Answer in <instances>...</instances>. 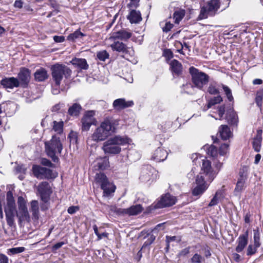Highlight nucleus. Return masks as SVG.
Listing matches in <instances>:
<instances>
[{"instance_id":"obj_1","label":"nucleus","mask_w":263,"mask_h":263,"mask_svg":"<svg viewBox=\"0 0 263 263\" xmlns=\"http://www.w3.org/2000/svg\"><path fill=\"white\" fill-rule=\"evenodd\" d=\"M118 125V120L111 118L105 119L88 138L87 141V144L92 145L93 144L92 142L97 143L104 141L111 134L116 132Z\"/></svg>"},{"instance_id":"obj_2","label":"nucleus","mask_w":263,"mask_h":263,"mask_svg":"<svg viewBox=\"0 0 263 263\" xmlns=\"http://www.w3.org/2000/svg\"><path fill=\"white\" fill-rule=\"evenodd\" d=\"M192 159L194 164H201L200 171L197 176H201L204 180L209 183L214 179L222 166L221 163H218L212 166L209 160L199 154H192Z\"/></svg>"},{"instance_id":"obj_3","label":"nucleus","mask_w":263,"mask_h":263,"mask_svg":"<svg viewBox=\"0 0 263 263\" xmlns=\"http://www.w3.org/2000/svg\"><path fill=\"white\" fill-rule=\"evenodd\" d=\"M132 140L126 136L116 135L104 142L102 149L105 154H118L121 151V146L131 144Z\"/></svg>"},{"instance_id":"obj_4","label":"nucleus","mask_w":263,"mask_h":263,"mask_svg":"<svg viewBox=\"0 0 263 263\" xmlns=\"http://www.w3.org/2000/svg\"><path fill=\"white\" fill-rule=\"evenodd\" d=\"M45 151L47 155L50 157L54 162L58 160L59 156L63 149V144L60 138L53 136L50 141L45 142Z\"/></svg>"},{"instance_id":"obj_5","label":"nucleus","mask_w":263,"mask_h":263,"mask_svg":"<svg viewBox=\"0 0 263 263\" xmlns=\"http://www.w3.org/2000/svg\"><path fill=\"white\" fill-rule=\"evenodd\" d=\"M15 200L11 191H9L6 195V201L4 204V211L6 214L8 224L12 226L14 223V217L16 212Z\"/></svg>"},{"instance_id":"obj_6","label":"nucleus","mask_w":263,"mask_h":263,"mask_svg":"<svg viewBox=\"0 0 263 263\" xmlns=\"http://www.w3.org/2000/svg\"><path fill=\"white\" fill-rule=\"evenodd\" d=\"M51 70L53 80L58 86L60 85L64 77L67 78L71 73V70L67 66L62 64H55L51 67Z\"/></svg>"},{"instance_id":"obj_7","label":"nucleus","mask_w":263,"mask_h":263,"mask_svg":"<svg viewBox=\"0 0 263 263\" xmlns=\"http://www.w3.org/2000/svg\"><path fill=\"white\" fill-rule=\"evenodd\" d=\"M17 210H16L15 216L20 223L29 222L30 217L27 207V201L22 196L17 198Z\"/></svg>"},{"instance_id":"obj_8","label":"nucleus","mask_w":263,"mask_h":263,"mask_svg":"<svg viewBox=\"0 0 263 263\" xmlns=\"http://www.w3.org/2000/svg\"><path fill=\"white\" fill-rule=\"evenodd\" d=\"M190 72L192 75V80L195 87L202 89L209 81V76L204 72L199 71L195 68L192 67L190 68Z\"/></svg>"},{"instance_id":"obj_9","label":"nucleus","mask_w":263,"mask_h":263,"mask_svg":"<svg viewBox=\"0 0 263 263\" xmlns=\"http://www.w3.org/2000/svg\"><path fill=\"white\" fill-rule=\"evenodd\" d=\"M96 181L101 185L104 194L106 196H108L115 191V185L108 181L106 176L104 174H97L96 176Z\"/></svg>"},{"instance_id":"obj_10","label":"nucleus","mask_w":263,"mask_h":263,"mask_svg":"<svg viewBox=\"0 0 263 263\" xmlns=\"http://www.w3.org/2000/svg\"><path fill=\"white\" fill-rule=\"evenodd\" d=\"M220 7L219 0H211L205 6H203L200 11V19L206 18L209 15H214Z\"/></svg>"},{"instance_id":"obj_11","label":"nucleus","mask_w":263,"mask_h":263,"mask_svg":"<svg viewBox=\"0 0 263 263\" xmlns=\"http://www.w3.org/2000/svg\"><path fill=\"white\" fill-rule=\"evenodd\" d=\"M158 177V171L151 166H147L142 170L140 179L142 182H152Z\"/></svg>"},{"instance_id":"obj_12","label":"nucleus","mask_w":263,"mask_h":263,"mask_svg":"<svg viewBox=\"0 0 263 263\" xmlns=\"http://www.w3.org/2000/svg\"><path fill=\"white\" fill-rule=\"evenodd\" d=\"M95 112L90 110L85 112L81 119L82 129L83 131H88L92 125H96L97 120L94 116Z\"/></svg>"},{"instance_id":"obj_13","label":"nucleus","mask_w":263,"mask_h":263,"mask_svg":"<svg viewBox=\"0 0 263 263\" xmlns=\"http://www.w3.org/2000/svg\"><path fill=\"white\" fill-rule=\"evenodd\" d=\"M196 186L193 189L192 194L194 196L202 195L208 188L209 184L201 176H197L195 180Z\"/></svg>"},{"instance_id":"obj_14","label":"nucleus","mask_w":263,"mask_h":263,"mask_svg":"<svg viewBox=\"0 0 263 263\" xmlns=\"http://www.w3.org/2000/svg\"><path fill=\"white\" fill-rule=\"evenodd\" d=\"M32 170L34 175L38 178H51L55 177V175H52L51 170L39 165H34Z\"/></svg>"},{"instance_id":"obj_15","label":"nucleus","mask_w":263,"mask_h":263,"mask_svg":"<svg viewBox=\"0 0 263 263\" xmlns=\"http://www.w3.org/2000/svg\"><path fill=\"white\" fill-rule=\"evenodd\" d=\"M248 168L246 167H243L239 172V177L236 183L234 193L238 195L244 189L245 181L247 176Z\"/></svg>"},{"instance_id":"obj_16","label":"nucleus","mask_w":263,"mask_h":263,"mask_svg":"<svg viewBox=\"0 0 263 263\" xmlns=\"http://www.w3.org/2000/svg\"><path fill=\"white\" fill-rule=\"evenodd\" d=\"M254 243L250 244L246 250V254L248 256H251L256 253L257 249L260 246V235L258 230H254Z\"/></svg>"},{"instance_id":"obj_17","label":"nucleus","mask_w":263,"mask_h":263,"mask_svg":"<svg viewBox=\"0 0 263 263\" xmlns=\"http://www.w3.org/2000/svg\"><path fill=\"white\" fill-rule=\"evenodd\" d=\"M37 190L40 194L42 200L45 202H47L52 192L49 183L47 182L41 183L38 186Z\"/></svg>"},{"instance_id":"obj_18","label":"nucleus","mask_w":263,"mask_h":263,"mask_svg":"<svg viewBox=\"0 0 263 263\" xmlns=\"http://www.w3.org/2000/svg\"><path fill=\"white\" fill-rule=\"evenodd\" d=\"M176 202V198L175 197L169 194H166L162 196L160 200L156 205V207L157 208H163L166 206H170L175 204Z\"/></svg>"},{"instance_id":"obj_19","label":"nucleus","mask_w":263,"mask_h":263,"mask_svg":"<svg viewBox=\"0 0 263 263\" xmlns=\"http://www.w3.org/2000/svg\"><path fill=\"white\" fill-rule=\"evenodd\" d=\"M134 105L133 101H126L124 98L115 100L112 103L114 108L116 110H121L126 108L131 107Z\"/></svg>"},{"instance_id":"obj_20","label":"nucleus","mask_w":263,"mask_h":263,"mask_svg":"<svg viewBox=\"0 0 263 263\" xmlns=\"http://www.w3.org/2000/svg\"><path fill=\"white\" fill-rule=\"evenodd\" d=\"M237 246L236 247L235 250L237 252H241L248 242V234L246 232L245 234L240 235L237 240Z\"/></svg>"},{"instance_id":"obj_21","label":"nucleus","mask_w":263,"mask_h":263,"mask_svg":"<svg viewBox=\"0 0 263 263\" xmlns=\"http://www.w3.org/2000/svg\"><path fill=\"white\" fill-rule=\"evenodd\" d=\"M110 46L114 51L122 52L123 53L129 52L131 54H134V51L132 49H127L125 45L122 42L115 41L114 43L110 44Z\"/></svg>"},{"instance_id":"obj_22","label":"nucleus","mask_w":263,"mask_h":263,"mask_svg":"<svg viewBox=\"0 0 263 263\" xmlns=\"http://www.w3.org/2000/svg\"><path fill=\"white\" fill-rule=\"evenodd\" d=\"M1 83L4 87L8 88L17 87L20 84L18 79L14 77L5 78L1 81Z\"/></svg>"},{"instance_id":"obj_23","label":"nucleus","mask_w":263,"mask_h":263,"mask_svg":"<svg viewBox=\"0 0 263 263\" xmlns=\"http://www.w3.org/2000/svg\"><path fill=\"white\" fill-rule=\"evenodd\" d=\"M132 36V34L130 32H128L125 30L120 31L117 32H114L112 34V35L109 37L106 40V44H107V42L109 41H112L114 39H120L121 40H127L130 38Z\"/></svg>"},{"instance_id":"obj_24","label":"nucleus","mask_w":263,"mask_h":263,"mask_svg":"<svg viewBox=\"0 0 263 263\" xmlns=\"http://www.w3.org/2000/svg\"><path fill=\"white\" fill-rule=\"evenodd\" d=\"M167 156V152L161 148L157 149L152 155V159L157 162L163 161Z\"/></svg>"},{"instance_id":"obj_25","label":"nucleus","mask_w":263,"mask_h":263,"mask_svg":"<svg viewBox=\"0 0 263 263\" xmlns=\"http://www.w3.org/2000/svg\"><path fill=\"white\" fill-rule=\"evenodd\" d=\"M18 77L21 83L24 84H27L30 78V72L29 70L25 68H22L18 74Z\"/></svg>"},{"instance_id":"obj_26","label":"nucleus","mask_w":263,"mask_h":263,"mask_svg":"<svg viewBox=\"0 0 263 263\" xmlns=\"http://www.w3.org/2000/svg\"><path fill=\"white\" fill-rule=\"evenodd\" d=\"M262 133L261 130H257L256 135L253 139L252 142L253 148L257 152H259L260 149L262 141Z\"/></svg>"},{"instance_id":"obj_27","label":"nucleus","mask_w":263,"mask_h":263,"mask_svg":"<svg viewBox=\"0 0 263 263\" xmlns=\"http://www.w3.org/2000/svg\"><path fill=\"white\" fill-rule=\"evenodd\" d=\"M71 63L72 65L81 69L86 70L88 68V65L86 60L84 59L75 58L71 61Z\"/></svg>"},{"instance_id":"obj_28","label":"nucleus","mask_w":263,"mask_h":263,"mask_svg":"<svg viewBox=\"0 0 263 263\" xmlns=\"http://www.w3.org/2000/svg\"><path fill=\"white\" fill-rule=\"evenodd\" d=\"M219 133L221 138L227 140L232 136V133L229 127L226 125H221L219 128Z\"/></svg>"},{"instance_id":"obj_29","label":"nucleus","mask_w":263,"mask_h":263,"mask_svg":"<svg viewBox=\"0 0 263 263\" xmlns=\"http://www.w3.org/2000/svg\"><path fill=\"white\" fill-rule=\"evenodd\" d=\"M142 210V206L140 204H137L132 206L129 208L124 209L123 212L129 215H135L140 213Z\"/></svg>"},{"instance_id":"obj_30","label":"nucleus","mask_w":263,"mask_h":263,"mask_svg":"<svg viewBox=\"0 0 263 263\" xmlns=\"http://www.w3.org/2000/svg\"><path fill=\"white\" fill-rule=\"evenodd\" d=\"M128 19L131 23H138L141 21L142 17L139 11L132 10L128 16Z\"/></svg>"},{"instance_id":"obj_31","label":"nucleus","mask_w":263,"mask_h":263,"mask_svg":"<svg viewBox=\"0 0 263 263\" xmlns=\"http://www.w3.org/2000/svg\"><path fill=\"white\" fill-rule=\"evenodd\" d=\"M34 78L36 81L41 82L45 80L48 78L47 71L43 68H41L34 73Z\"/></svg>"},{"instance_id":"obj_32","label":"nucleus","mask_w":263,"mask_h":263,"mask_svg":"<svg viewBox=\"0 0 263 263\" xmlns=\"http://www.w3.org/2000/svg\"><path fill=\"white\" fill-rule=\"evenodd\" d=\"M204 149L206 151V153L208 155L218 159H219L218 152L215 146L212 145H205L204 146Z\"/></svg>"},{"instance_id":"obj_33","label":"nucleus","mask_w":263,"mask_h":263,"mask_svg":"<svg viewBox=\"0 0 263 263\" xmlns=\"http://www.w3.org/2000/svg\"><path fill=\"white\" fill-rule=\"evenodd\" d=\"M170 68L173 72L179 74L182 71V65L177 60H173L170 63Z\"/></svg>"},{"instance_id":"obj_34","label":"nucleus","mask_w":263,"mask_h":263,"mask_svg":"<svg viewBox=\"0 0 263 263\" xmlns=\"http://www.w3.org/2000/svg\"><path fill=\"white\" fill-rule=\"evenodd\" d=\"M30 210L32 216L35 219H38L39 215V203L36 200H33L30 202Z\"/></svg>"},{"instance_id":"obj_35","label":"nucleus","mask_w":263,"mask_h":263,"mask_svg":"<svg viewBox=\"0 0 263 263\" xmlns=\"http://www.w3.org/2000/svg\"><path fill=\"white\" fill-rule=\"evenodd\" d=\"M222 101V98L220 96H218L216 97H214L213 98L211 99L208 102V104L206 106H205L203 108V110L206 111L210 108H211L212 106L216 105L217 104H219Z\"/></svg>"},{"instance_id":"obj_36","label":"nucleus","mask_w":263,"mask_h":263,"mask_svg":"<svg viewBox=\"0 0 263 263\" xmlns=\"http://www.w3.org/2000/svg\"><path fill=\"white\" fill-rule=\"evenodd\" d=\"M185 15V11L183 9H178L175 11L173 16L175 23L178 24Z\"/></svg>"},{"instance_id":"obj_37","label":"nucleus","mask_w":263,"mask_h":263,"mask_svg":"<svg viewBox=\"0 0 263 263\" xmlns=\"http://www.w3.org/2000/svg\"><path fill=\"white\" fill-rule=\"evenodd\" d=\"M81 109V106L80 104L74 103L68 109L69 114L71 116H78Z\"/></svg>"},{"instance_id":"obj_38","label":"nucleus","mask_w":263,"mask_h":263,"mask_svg":"<svg viewBox=\"0 0 263 263\" xmlns=\"http://www.w3.org/2000/svg\"><path fill=\"white\" fill-rule=\"evenodd\" d=\"M85 35L82 33L80 30H77L74 32L70 34L68 37L67 40L70 41H75L77 39H80L84 36Z\"/></svg>"},{"instance_id":"obj_39","label":"nucleus","mask_w":263,"mask_h":263,"mask_svg":"<svg viewBox=\"0 0 263 263\" xmlns=\"http://www.w3.org/2000/svg\"><path fill=\"white\" fill-rule=\"evenodd\" d=\"M98 167L101 170L105 169L108 166L109 161L106 158H100L97 160Z\"/></svg>"},{"instance_id":"obj_40","label":"nucleus","mask_w":263,"mask_h":263,"mask_svg":"<svg viewBox=\"0 0 263 263\" xmlns=\"http://www.w3.org/2000/svg\"><path fill=\"white\" fill-rule=\"evenodd\" d=\"M63 122L62 121L53 122V130L58 134H61L63 132Z\"/></svg>"},{"instance_id":"obj_41","label":"nucleus","mask_w":263,"mask_h":263,"mask_svg":"<svg viewBox=\"0 0 263 263\" xmlns=\"http://www.w3.org/2000/svg\"><path fill=\"white\" fill-rule=\"evenodd\" d=\"M227 120L229 123L231 124H236L238 122V117L236 112H231L229 114L227 117Z\"/></svg>"},{"instance_id":"obj_42","label":"nucleus","mask_w":263,"mask_h":263,"mask_svg":"<svg viewBox=\"0 0 263 263\" xmlns=\"http://www.w3.org/2000/svg\"><path fill=\"white\" fill-rule=\"evenodd\" d=\"M208 91L211 95H216L219 92L218 85L215 83H211L208 89Z\"/></svg>"},{"instance_id":"obj_43","label":"nucleus","mask_w":263,"mask_h":263,"mask_svg":"<svg viewBox=\"0 0 263 263\" xmlns=\"http://www.w3.org/2000/svg\"><path fill=\"white\" fill-rule=\"evenodd\" d=\"M221 196V193L219 191H217L215 196L213 197L211 201L209 204V206H212L217 204L219 201V199Z\"/></svg>"},{"instance_id":"obj_44","label":"nucleus","mask_w":263,"mask_h":263,"mask_svg":"<svg viewBox=\"0 0 263 263\" xmlns=\"http://www.w3.org/2000/svg\"><path fill=\"white\" fill-rule=\"evenodd\" d=\"M263 98V88L257 92L255 98V102L257 106L260 108L262 105V100Z\"/></svg>"},{"instance_id":"obj_45","label":"nucleus","mask_w":263,"mask_h":263,"mask_svg":"<svg viewBox=\"0 0 263 263\" xmlns=\"http://www.w3.org/2000/svg\"><path fill=\"white\" fill-rule=\"evenodd\" d=\"M229 151V145L227 143L222 144L219 149V157L223 156L227 154Z\"/></svg>"},{"instance_id":"obj_46","label":"nucleus","mask_w":263,"mask_h":263,"mask_svg":"<svg viewBox=\"0 0 263 263\" xmlns=\"http://www.w3.org/2000/svg\"><path fill=\"white\" fill-rule=\"evenodd\" d=\"M97 58L101 61H104L108 58L109 54L105 50L99 51L97 54Z\"/></svg>"},{"instance_id":"obj_47","label":"nucleus","mask_w":263,"mask_h":263,"mask_svg":"<svg viewBox=\"0 0 263 263\" xmlns=\"http://www.w3.org/2000/svg\"><path fill=\"white\" fill-rule=\"evenodd\" d=\"M203 260V258L198 254H195L191 259L192 263H201Z\"/></svg>"},{"instance_id":"obj_48","label":"nucleus","mask_w":263,"mask_h":263,"mask_svg":"<svg viewBox=\"0 0 263 263\" xmlns=\"http://www.w3.org/2000/svg\"><path fill=\"white\" fill-rule=\"evenodd\" d=\"M222 88L223 89L224 91L225 92V93L228 99L230 101H232L233 100V97L232 96L231 90H230V89L227 86H224L223 85H222Z\"/></svg>"},{"instance_id":"obj_49","label":"nucleus","mask_w":263,"mask_h":263,"mask_svg":"<svg viewBox=\"0 0 263 263\" xmlns=\"http://www.w3.org/2000/svg\"><path fill=\"white\" fill-rule=\"evenodd\" d=\"M127 6L130 8H137L139 6L140 0H128Z\"/></svg>"},{"instance_id":"obj_50","label":"nucleus","mask_w":263,"mask_h":263,"mask_svg":"<svg viewBox=\"0 0 263 263\" xmlns=\"http://www.w3.org/2000/svg\"><path fill=\"white\" fill-rule=\"evenodd\" d=\"M9 252L11 253L12 254H17L20 253H22L25 251V248L24 247H16V248H13L11 249H10L9 250Z\"/></svg>"},{"instance_id":"obj_51","label":"nucleus","mask_w":263,"mask_h":263,"mask_svg":"<svg viewBox=\"0 0 263 263\" xmlns=\"http://www.w3.org/2000/svg\"><path fill=\"white\" fill-rule=\"evenodd\" d=\"M173 27V24L170 22H166L165 24V26L163 27V31L165 32L169 31Z\"/></svg>"},{"instance_id":"obj_52","label":"nucleus","mask_w":263,"mask_h":263,"mask_svg":"<svg viewBox=\"0 0 263 263\" xmlns=\"http://www.w3.org/2000/svg\"><path fill=\"white\" fill-rule=\"evenodd\" d=\"M70 139V142L71 143H74L77 142V136L75 133H71L69 135Z\"/></svg>"},{"instance_id":"obj_53","label":"nucleus","mask_w":263,"mask_h":263,"mask_svg":"<svg viewBox=\"0 0 263 263\" xmlns=\"http://www.w3.org/2000/svg\"><path fill=\"white\" fill-rule=\"evenodd\" d=\"M225 112V106L224 105L220 106L218 107V115L221 118L224 115Z\"/></svg>"},{"instance_id":"obj_54","label":"nucleus","mask_w":263,"mask_h":263,"mask_svg":"<svg viewBox=\"0 0 263 263\" xmlns=\"http://www.w3.org/2000/svg\"><path fill=\"white\" fill-rule=\"evenodd\" d=\"M78 210H79V208L78 206H72L69 207L67 211H68V213L72 214L76 213Z\"/></svg>"},{"instance_id":"obj_55","label":"nucleus","mask_w":263,"mask_h":263,"mask_svg":"<svg viewBox=\"0 0 263 263\" xmlns=\"http://www.w3.org/2000/svg\"><path fill=\"white\" fill-rule=\"evenodd\" d=\"M196 172L195 168H193L192 169V170L191 171V172L187 174V177L190 179H193L196 174Z\"/></svg>"},{"instance_id":"obj_56","label":"nucleus","mask_w":263,"mask_h":263,"mask_svg":"<svg viewBox=\"0 0 263 263\" xmlns=\"http://www.w3.org/2000/svg\"><path fill=\"white\" fill-rule=\"evenodd\" d=\"M53 40L55 42L62 43L64 41L65 37L63 36H54Z\"/></svg>"},{"instance_id":"obj_57","label":"nucleus","mask_w":263,"mask_h":263,"mask_svg":"<svg viewBox=\"0 0 263 263\" xmlns=\"http://www.w3.org/2000/svg\"><path fill=\"white\" fill-rule=\"evenodd\" d=\"M23 3L21 0L16 1L14 2V6L16 8H22L23 7Z\"/></svg>"},{"instance_id":"obj_58","label":"nucleus","mask_w":263,"mask_h":263,"mask_svg":"<svg viewBox=\"0 0 263 263\" xmlns=\"http://www.w3.org/2000/svg\"><path fill=\"white\" fill-rule=\"evenodd\" d=\"M232 257L236 262H239L241 260V257L240 255L236 253H234L232 254Z\"/></svg>"},{"instance_id":"obj_59","label":"nucleus","mask_w":263,"mask_h":263,"mask_svg":"<svg viewBox=\"0 0 263 263\" xmlns=\"http://www.w3.org/2000/svg\"><path fill=\"white\" fill-rule=\"evenodd\" d=\"M0 263H8V259L5 255L0 256Z\"/></svg>"},{"instance_id":"obj_60","label":"nucleus","mask_w":263,"mask_h":263,"mask_svg":"<svg viewBox=\"0 0 263 263\" xmlns=\"http://www.w3.org/2000/svg\"><path fill=\"white\" fill-rule=\"evenodd\" d=\"M64 244L63 242H58L53 246V249L56 250L61 248Z\"/></svg>"},{"instance_id":"obj_61","label":"nucleus","mask_w":263,"mask_h":263,"mask_svg":"<svg viewBox=\"0 0 263 263\" xmlns=\"http://www.w3.org/2000/svg\"><path fill=\"white\" fill-rule=\"evenodd\" d=\"M164 54L165 57H167L168 58H171L172 57V53L171 50L167 49L164 51Z\"/></svg>"},{"instance_id":"obj_62","label":"nucleus","mask_w":263,"mask_h":263,"mask_svg":"<svg viewBox=\"0 0 263 263\" xmlns=\"http://www.w3.org/2000/svg\"><path fill=\"white\" fill-rule=\"evenodd\" d=\"M189 253V249L188 248H185V249H183V250H182L179 253V255L180 256H184V255L187 254Z\"/></svg>"},{"instance_id":"obj_63","label":"nucleus","mask_w":263,"mask_h":263,"mask_svg":"<svg viewBox=\"0 0 263 263\" xmlns=\"http://www.w3.org/2000/svg\"><path fill=\"white\" fill-rule=\"evenodd\" d=\"M108 235V234L107 233H102L101 234L99 233V235L98 236V240H100L104 237H107Z\"/></svg>"},{"instance_id":"obj_64","label":"nucleus","mask_w":263,"mask_h":263,"mask_svg":"<svg viewBox=\"0 0 263 263\" xmlns=\"http://www.w3.org/2000/svg\"><path fill=\"white\" fill-rule=\"evenodd\" d=\"M262 80L259 79H256L254 80L253 81V83L254 85H259V84H262Z\"/></svg>"}]
</instances>
